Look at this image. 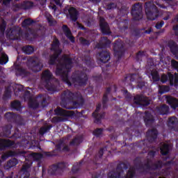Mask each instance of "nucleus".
Here are the masks:
<instances>
[{"label": "nucleus", "instance_id": "f257e3e1", "mask_svg": "<svg viewBox=\"0 0 178 178\" xmlns=\"http://www.w3.org/2000/svg\"><path fill=\"white\" fill-rule=\"evenodd\" d=\"M51 51H54V54L50 56L49 63L50 65H56V74L60 76L63 81L72 86V82L69 80L67 73L72 69V59L67 55L63 56L61 59H58V56L62 54V49H59V40L54 38L51 44Z\"/></svg>", "mask_w": 178, "mask_h": 178}, {"label": "nucleus", "instance_id": "f03ea898", "mask_svg": "<svg viewBox=\"0 0 178 178\" xmlns=\"http://www.w3.org/2000/svg\"><path fill=\"white\" fill-rule=\"evenodd\" d=\"M84 104V99L80 92L73 93L70 90H65L61 95L60 105L63 108L67 109H73V108H79Z\"/></svg>", "mask_w": 178, "mask_h": 178}, {"label": "nucleus", "instance_id": "7ed1b4c3", "mask_svg": "<svg viewBox=\"0 0 178 178\" xmlns=\"http://www.w3.org/2000/svg\"><path fill=\"white\" fill-rule=\"evenodd\" d=\"M42 83L48 91L52 92L57 91L56 86L59 84V81L54 77L52 72L48 70H44L42 74Z\"/></svg>", "mask_w": 178, "mask_h": 178}, {"label": "nucleus", "instance_id": "20e7f679", "mask_svg": "<svg viewBox=\"0 0 178 178\" xmlns=\"http://www.w3.org/2000/svg\"><path fill=\"white\" fill-rule=\"evenodd\" d=\"M24 99L25 101H29V106L30 108H33V109L38 108L40 105H41L42 108L48 105V102H47V95H40L34 98L31 97L30 91L29 90L25 91Z\"/></svg>", "mask_w": 178, "mask_h": 178}, {"label": "nucleus", "instance_id": "39448f33", "mask_svg": "<svg viewBox=\"0 0 178 178\" xmlns=\"http://www.w3.org/2000/svg\"><path fill=\"white\" fill-rule=\"evenodd\" d=\"M156 5L159 6V8H162L163 9L166 8V6L159 4V3L156 2V1L146 2L145 4V12L149 20H155L157 19L158 16H159V10H158V8H156Z\"/></svg>", "mask_w": 178, "mask_h": 178}, {"label": "nucleus", "instance_id": "423d86ee", "mask_svg": "<svg viewBox=\"0 0 178 178\" xmlns=\"http://www.w3.org/2000/svg\"><path fill=\"white\" fill-rule=\"evenodd\" d=\"M26 65L29 69H31L32 72H41L44 65L41 62V60L38 57H29L27 59Z\"/></svg>", "mask_w": 178, "mask_h": 178}, {"label": "nucleus", "instance_id": "0eeeda50", "mask_svg": "<svg viewBox=\"0 0 178 178\" xmlns=\"http://www.w3.org/2000/svg\"><path fill=\"white\" fill-rule=\"evenodd\" d=\"M86 73L77 72L72 76V81L74 86H86L88 80Z\"/></svg>", "mask_w": 178, "mask_h": 178}, {"label": "nucleus", "instance_id": "6e6552de", "mask_svg": "<svg viewBox=\"0 0 178 178\" xmlns=\"http://www.w3.org/2000/svg\"><path fill=\"white\" fill-rule=\"evenodd\" d=\"M54 112L56 115L60 116L57 118V122H65V120H67V118H72L74 115V111H66L60 107L56 108Z\"/></svg>", "mask_w": 178, "mask_h": 178}, {"label": "nucleus", "instance_id": "1a4fd4ad", "mask_svg": "<svg viewBox=\"0 0 178 178\" xmlns=\"http://www.w3.org/2000/svg\"><path fill=\"white\" fill-rule=\"evenodd\" d=\"M123 169H127L124 163L119 164L115 171H111L108 173V178H123Z\"/></svg>", "mask_w": 178, "mask_h": 178}, {"label": "nucleus", "instance_id": "9d476101", "mask_svg": "<svg viewBox=\"0 0 178 178\" xmlns=\"http://www.w3.org/2000/svg\"><path fill=\"white\" fill-rule=\"evenodd\" d=\"M131 15L134 20H140V19H143V6L141 3H138L134 5L132 7Z\"/></svg>", "mask_w": 178, "mask_h": 178}, {"label": "nucleus", "instance_id": "9b49d317", "mask_svg": "<svg viewBox=\"0 0 178 178\" xmlns=\"http://www.w3.org/2000/svg\"><path fill=\"white\" fill-rule=\"evenodd\" d=\"M170 80V86H177L178 84V75L174 76L172 74H168V76L166 74L161 75V83H166L168 80Z\"/></svg>", "mask_w": 178, "mask_h": 178}, {"label": "nucleus", "instance_id": "f8f14e48", "mask_svg": "<svg viewBox=\"0 0 178 178\" xmlns=\"http://www.w3.org/2000/svg\"><path fill=\"white\" fill-rule=\"evenodd\" d=\"M20 30L19 26L11 28L7 33L10 40H19L20 38Z\"/></svg>", "mask_w": 178, "mask_h": 178}, {"label": "nucleus", "instance_id": "ddd939ff", "mask_svg": "<svg viewBox=\"0 0 178 178\" xmlns=\"http://www.w3.org/2000/svg\"><path fill=\"white\" fill-rule=\"evenodd\" d=\"M134 104L136 105H142V106H147V105H149V99L147 97H144L143 95H137L134 98Z\"/></svg>", "mask_w": 178, "mask_h": 178}, {"label": "nucleus", "instance_id": "4468645a", "mask_svg": "<svg viewBox=\"0 0 178 178\" xmlns=\"http://www.w3.org/2000/svg\"><path fill=\"white\" fill-rule=\"evenodd\" d=\"M161 168H162L161 161H158L157 163L152 164V162L149 161L143 166V169H145V170H158V169H161Z\"/></svg>", "mask_w": 178, "mask_h": 178}, {"label": "nucleus", "instance_id": "2eb2a0df", "mask_svg": "<svg viewBox=\"0 0 178 178\" xmlns=\"http://www.w3.org/2000/svg\"><path fill=\"white\" fill-rule=\"evenodd\" d=\"M99 111H101V104H98L97 105L96 109L92 113V116H94L95 119V123H100L101 119H104V118L105 117V113H100Z\"/></svg>", "mask_w": 178, "mask_h": 178}, {"label": "nucleus", "instance_id": "dca6fc26", "mask_svg": "<svg viewBox=\"0 0 178 178\" xmlns=\"http://www.w3.org/2000/svg\"><path fill=\"white\" fill-rule=\"evenodd\" d=\"M99 26L103 34H111V29L109 28V25L106 22H105V19L103 17L99 18Z\"/></svg>", "mask_w": 178, "mask_h": 178}, {"label": "nucleus", "instance_id": "f3484780", "mask_svg": "<svg viewBox=\"0 0 178 178\" xmlns=\"http://www.w3.org/2000/svg\"><path fill=\"white\" fill-rule=\"evenodd\" d=\"M97 58L99 60H100V62L106 63V62H109V59H111V55L109 51H102L97 55Z\"/></svg>", "mask_w": 178, "mask_h": 178}, {"label": "nucleus", "instance_id": "a211bd4d", "mask_svg": "<svg viewBox=\"0 0 178 178\" xmlns=\"http://www.w3.org/2000/svg\"><path fill=\"white\" fill-rule=\"evenodd\" d=\"M123 44L120 42H115L114 44V52L115 56H118V59L123 55Z\"/></svg>", "mask_w": 178, "mask_h": 178}, {"label": "nucleus", "instance_id": "6ab92c4d", "mask_svg": "<svg viewBox=\"0 0 178 178\" xmlns=\"http://www.w3.org/2000/svg\"><path fill=\"white\" fill-rule=\"evenodd\" d=\"M67 12L68 14H67V17H70V20H72V22H76L77 16L79 15L77 10H76L74 7H70L67 9Z\"/></svg>", "mask_w": 178, "mask_h": 178}, {"label": "nucleus", "instance_id": "aec40b11", "mask_svg": "<svg viewBox=\"0 0 178 178\" xmlns=\"http://www.w3.org/2000/svg\"><path fill=\"white\" fill-rule=\"evenodd\" d=\"M30 164L26 163L22 165V168L19 172V175H21L20 178H29L30 177V172H29V169H30Z\"/></svg>", "mask_w": 178, "mask_h": 178}, {"label": "nucleus", "instance_id": "412c9836", "mask_svg": "<svg viewBox=\"0 0 178 178\" xmlns=\"http://www.w3.org/2000/svg\"><path fill=\"white\" fill-rule=\"evenodd\" d=\"M34 6V3L33 1H24L21 3H18L15 5V8L18 9H24V10H27V9H31Z\"/></svg>", "mask_w": 178, "mask_h": 178}, {"label": "nucleus", "instance_id": "4be33fe9", "mask_svg": "<svg viewBox=\"0 0 178 178\" xmlns=\"http://www.w3.org/2000/svg\"><path fill=\"white\" fill-rule=\"evenodd\" d=\"M147 137V140L149 143H154L155 139L158 136V131L156 129H152V130H149L146 134Z\"/></svg>", "mask_w": 178, "mask_h": 178}, {"label": "nucleus", "instance_id": "5701e85b", "mask_svg": "<svg viewBox=\"0 0 178 178\" xmlns=\"http://www.w3.org/2000/svg\"><path fill=\"white\" fill-rule=\"evenodd\" d=\"M13 145H15V142L9 139H0V151L4 149L6 147H13Z\"/></svg>", "mask_w": 178, "mask_h": 178}, {"label": "nucleus", "instance_id": "b1692460", "mask_svg": "<svg viewBox=\"0 0 178 178\" xmlns=\"http://www.w3.org/2000/svg\"><path fill=\"white\" fill-rule=\"evenodd\" d=\"M168 125L170 129H172L175 131L178 130V120L176 117H171L168 119Z\"/></svg>", "mask_w": 178, "mask_h": 178}, {"label": "nucleus", "instance_id": "393cba45", "mask_svg": "<svg viewBox=\"0 0 178 178\" xmlns=\"http://www.w3.org/2000/svg\"><path fill=\"white\" fill-rule=\"evenodd\" d=\"M156 112L159 115H168L169 113V107L166 104H163L156 107Z\"/></svg>", "mask_w": 178, "mask_h": 178}, {"label": "nucleus", "instance_id": "a878e982", "mask_svg": "<svg viewBox=\"0 0 178 178\" xmlns=\"http://www.w3.org/2000/svg\"><path fill=\"white\" fill-rule=\"evenodd\" d=\"M63 165V163H60L58 165H52L49 169V173H50V175H59V172H60V168H62Z\"/></svg>", "mask_w": 178, "mask_h": 178}, {"label": "nucleus", "instance_id": "bb28decb", "mask_svg": "<svg viewBox=\"0 0 178 178\" xmlns=\"http://www.w3.org/2000/svg\"><path fill=\"white\" fill-rule=\"evenodd\" d=\"M167 102L173 109H176L178 107V99L173 97H167Z\"/></svg>", "mask_w": 178, "mask_h": 178}, {"label": "nucleus", "instance_id": "cd10ccee", "mask_svg": "<svg viewBox=\"0 0 178 178\" xmlns=\"http://www.w3.org/2000/svg\"><path fill=\"white\" fill-rule=\"evenodd\" d=\"M170 148H172V145L169 143H163L160 147L161 153L163 155H166L167 154H169Z\"/></svg>", "mask_w": 178, "mask_h": 178}, {"label": "nucleus", "instance_id": "c85d7f7f", "mask_svg": "<svg viewBox=\"0 0 178 178\" xmlns=\"http://www.w3.org/2000/svg\"><path fill=\"white\" fill-rule=\"evenodd\" d=\"M168 47L173 55H178V46L176 42L171 40L168 42Z\"/></svg>", "mask_w": 178, "mask_h": 178}, {"label": "nucleus", "instance_id": "c756f323", "mask_svg": "<svg viewBox=\"0 0 178 178\" xmlns=\"http://www.w3.org/2000/svg\"><path fill=\"white\" fill-rule=\"evenodd\" d=\"M63 31L64 33L65 34L66 37L70 40L71 42H74V37L72 35V32L70 31V29L67 27L66 25L63 26Z\"/></svg>", "mask_w": 178, "mask_h": 178}, {"label": "nucleus", "instance_id": "7c9ffc66", "mask_svg": "<svg viewBox=\"0 0 178 178\" xmlns=\"http://www.w3.org/2000/svg\"><path fill=\"white\" fill-rule=\"evenodd\" d=\"M111 44V40H108V38L103 37L101 38L99 44H97V48H104V47H108Z\"/></svg>", "mask_w": 178, "mask_h": 178}, {"label": "nucleus", "instance_id": "2f4dec72", "mask_svg": "<svg viewBox=\"0 0 178 178\" xmlns=\"http://www.w3.org/2000/svg\"><path fill=\"white\" fill-rule=\"evenodd\" d=\"M144 121L145 122L146 126H148L154 122V117L152 115H151V113L146 111L145 113V116H144Z\"/></svg>", "mask_w": 178, "mask_h": 178}, {"label": "nucleus", "instance_id": "473e14b6", "mask_svg": "<svg viewBox=\"0 0 178 178\" xmlns=\"http://www.w3.org/2000/svg\"><path fill=\"white\" fill-rule=\"evenodd\" d=\"M9 60L8 55L3 52L0 53V65H6Z\"/></svg>", "mask_w": 178, "mask_h": 178}, {"label": "nucleus", "instance_id": "72a5a7b5", "mask_svg": "<svg viewBox=\"0 0 178 178\" xmlns=\"http://www.w3.org/2000/svg\"><path fill=\"white\" fill-rule=\"evenodd\" d=\"M52 129V125H46L44 127H42L39 130V134L40 136H44L45 133H48L49 130Z\"/></svg>", "mask_w": 178, "mask_h": 178}, {"label": "nucleus", "instance_id": "f704fd0d", "mask_svg": "<svg viewBox=\"0 0 178 178\" xmlns=\"http://www.w3.org/2000/svg\"><path fill=\"white\" fill-rule=\"evenodd\" d=\"M19 163V161L16 159H13L10 160L6 166V169H10V168H13V166H16Z\"/></svg>", "mask_w": 178, "mask_h": 178}, {"label": "nucleus", "instance_id": "c9c22d12", "mask_svg": "<svg viewBox=\"0 0 178 178\" xmlns=\"http://www.w3.org/2000/svg\"><path fill=\"white\" fill-rule=\"evenodd\" d=\"M22 51L27 55H31L34 52V48L31 46H25L22 48Z\"/></svg>", "mask_w": 178, "mask_h": 178}, {"label": "nucleus", "instance_id": "e433bc0d", "mask_svg": "<svg viewBox=\"0 0 178 178\" xmlns=\"http://www.w3.org/2000/svg\"><path fill=\"white\" fill-rule=\"evenodd\" d=\"M46 19L49 24V26H56V20H55V19H54V17H52V15L47 14L46 15Z\"/></svg>", "mask_w": 178, "mask_h": 178}, {"label": "nucleus", "instance_id": "4c0bfd02", "mask_svg": "<svg viewBox=\"0 0 178 178\" xmlns=\"http://www.w3.org/2000/svg\"><path fill=\"white\" fill-rule=\"evenodd\" d=\"M29 158L33 161H40L42 158V154L40 153H31L29 154Z\"/></svg>", "mask_w": 178, "mask_h": 178}, {"label": "nucleus", "instance_id": "58836bf2", "mask_svg": "<svg viewBox=\"0 0 178 178\" xmlns=\"http://www.w3.org/2000/svg\"><path fill=\"white\" fill-rule=\"evenodd\" d=\"M5 118L7 119V120H10L12 122V120H14V119H19V118H20V116L15 115V114H13L12 113H7L5 115Z\"/></svg>", "mask_w": 178, "mask_h": 178}, {"label": "nucleus", "instance_id": "ea45409f", "mask_svg": "<svg viewBox=\"0 0 178 178\" xmlns=\"http://www.w3.org/2000/svg\"><path fill=\"white\" fill-rule=\"evenodd\" d=\"M134 175H136V169L134 168H130L124 178H133L134 177Z\"/></svg>", "mask_w": 178, "mask_h": 178}, {"label": "nucleus", "instance_id": "a19ab883", "mask_svg": "<svg viewBox=\"0 0 178 178\" xmlns=\"http://www.w3.org/2000/svg\"><path fill=\"white\" fill-rule=\"evenodd\" d=\"M81 141H83L81 137L76 136L72 142H70V145H79Z\"/></svg>", "mask_w": 178, "mask_h": 178}, {"label": "nucleus", "instance_id": "79ce46f5", "mask_svg": "<svg viewBox=\"0 0 178 178\" xmlns=\"http://www.w3.org/2000/svg\"><path fill=\"white\" fill-rule=\"evenodd\" d=\"M14 92L15 95H19V92H22L23 91V86L17 84L14 87Z\"/></svg>", "mask_w": 178, "mask_h": 178}, {"label": "nucleus", "instance_id": "37998d69", "mask_svg": "<svg viewBox=\"0 0 178 178\" xmlns=\"http://www.w3.org/2000/svg\"><path fill=\"white\" fill-rule=\"evenodd\" d=\"M34 23V21L31 20V19H26L22 22V27H29V26H31Z\"/></svg>", "mask_w": 178, "mask_h": 178}, {"label": "nucleus", "instance_id": "c03bdc74", "mask_svg": "<svg viewBox=\"0 0 178 178\" xmlns=\"http://www.w3.org/2000/svg\"><path fill=\"white\" fill-rule=\"evenodd\" d=\"M20 106H21L20 102L17 100H15L11 103V107L13 108V109H16L17 111H19V109H20Z\"/></svg>", "mask_w": 178, "mask_h": 178}, {"label": "nucleus", "instance_id": "a18cd8bd", "mask_svg": "<svg viewBox=\"0 0 178 178\" xmlns=\"http://www.w3.org/2000/svg\"><path fill=\"white\" fill-rule=\"evenodd\" d=\"M111 92V88H108L106 90V93L103 96V105L105 106V104L108 102V94Z\"/></svg>", "mask_w": 178, "mask_h": 178}, {"label": "nucleus", "instance_id": "49530a36", "mask_svg": "<svg viewBox=\"0 0 178 178\" xmlns=\"http://www.w3.org/2000/svg\"><path fill=\"white\" fill-rule=\"evenodd\" d=\"M152 79L154 80V81H159V74H158V71L156 70H153L151 72Z\"/></svg>", "mask_w": 178, "mask_h": 178}, {"label": "nucleus", "instance_id": "de8ad7c7", "mask_svg": "<svg viewBox=\"0 0 178 178\" xmlns=\"http://www.w3.org/2000/svg\"><path fill=\"white\" fill-rule=\"evenodd\" d=\"M13 155H15V152H8L7 153L3 154L1 156V159L3 161H6V159H8V158H9V156H13Z\"/></svg>", "mask_w": 178, "mask_h": 178}, {"label": "nucleus", "instance_id": "09e8293b", "mask_svg": "<svg viewBox=\"0 0 178 178\" xmlns=\"http://www.w3.org/2000/svg\"><path fill=\"white\" fill-rule=\"evenodd\" d=\"M169 90H170L169 86H160L159 93L165 94V92H168Z\"/></svg>", "mask_w": 178, "mask_h": 178}, {"label": "nucleus", "instance_id": "8fccbe9b", "mask_svg": "<svg viewBox=\"0 0 178 178\" xmlns=\"http://www.w3.org/2000/svg\"><path fill=\"white\" fill-rule=\"evenodd\" d=\"M172 13L167 11L163 13V20H169L172 17Z\"/></svg>", "mask_w": 178, "mask_h": 178}, {"label": "nucleus", "instance_id": "3c124183", "mask_svg": "<svg viewBox=\"0 0 178 178\" xmlns=\"http://www.w3.org/2000/svg\"><path fill=\"white\" fill-rule=\"evenodd\" d=\"M17 72L21 75V76H29V72L26 70L22 67H18L17 68Z\"/></svg>", "mask_w": 178, "mask_h": 178}, {"label": "nucleus", "instance_id": "603ef678", "mask_svg": "<svg viewBox=\"0 0 178 178\" xmlns=\"http://www.w3.org/2000/svg\"><path fill=\"white\" fill-rule=\"evenodd\" d=\"M11 91H10V88H7L6 89V91L4 92V95H3V99H6L8 98H10V94H11Z\"/></svg>", "mask_w": 178, "mask_h": 178}, {"label": "nucleus", "instance_id": "864d4df0", "mask_svg": "<svg viewBox=\"0 0 178 178\" xmlns=\"http://www.w3.org/2000/svg\"><path fill=\"white\" fill-rule=\"evenodd\" d=\"M94 136L96 137H101L102 136V129H97L93 131Z\"/></svg>", "mask_w": 178, "mask_h": 178}, {"label": "nucleus", "instance_id": "5fc2aeb1", "mask_svg": "<svg viewBox=\"0 0 178 178\" xmlns=\"http://www.w3.org/2000/svg\"><path fill=\"white\" fill-rule=\"evenodd\" d=\"M80 42L83 44V45H90V41L84 39V38H80Z\"/></svg>", "mask_w": 178, "mask_h": 178}, {"label": "nucleus", "instance_id": "6e6d98bb", "mask_svg": "<svg viewBox=\"0 0 178 178\" xmlns=\"http://www.w3.org/2000/svg\"><path fill=\"white\" fill-rule=\"evenodd\" d=\"M171 66H172V67H174V69H176V70H177L178 72V62L176 61L175 60H171Z\"/></svg>", "mask_w": 178, "mask_h": 178}, {"label": "nucleus", "instance_id": "4d7b16f0", "mask_svg": "<svg viewBox=\"0 0 178 178\" xmlns=\"http://www.w3.org/2000/svg\"><path fill=\"white\" fill-rule=\"evenodd\" d=\"M165 24V22L163 21H161L160 22H157L156 24V29H162V26Z\"/></svg>", "mask_w": 178, "mask_h": 178}, {"label": "nucleus", "instance_id": "13d9d810", "mask_svg": "<svg viewBox=\"0 0 178 178\" xmlns=\"http://www.w3.org/2000/svg\"><path fill=\"white\" fill-rule=\"evenodd\" d=\"M55 2L56 5L58 6H62V3H63L64 0H53Z\"/></svg>", "mask_w": 178, "mask_h": 178}, {"label": "nucleus", "instance_id": "bf43d9fd", "mask_svg": "<svg viewBox=\"0 0 178 178\" xmlns=\"http://www.w3.org/2000/svg\"><path fill=\"white\" fill-rule=\"evenodd\" d=\"M116 8V4L111 3L107 6V9L111 10V9H115Z\"/></svg>", "mask_w": 178, "mask_h": 178}, {"label": "nucleus", "instance_id": "052dcab7", "mask_svg": "<svg viewBox=\"0 0 178 178\" xmlns=\"http://www.w3.org/2000/svg\"><path fill=\"white\" fill-rule=\"evenodd\" d=\"M74 24L75 27H78V29H80L81 30H84L83 26L81 25L80 23L76 22Z\"/></svg>", "mask_w": 178, "mask_h": 178}, {"label": "nucleus", "instance_id": "680f3d73", "mask_svg": "<svg viewBox=\"0 0 178 178\" xmlns=\"http://www.w3.org/2000/svg\"><path fill=\"white\" fill-rule=\"evenodd\" d=\"M79 170V164H76V165H74L72 170V173H76Z\"/></svg>", "mask_w": 178, "mask_h": 178}, {"label": "nucleus", "instance_id": "e2e57ef3", "mask_svg": "<svg viewBox=\"0 0 178 178\" xmlns=\"http://www.w3.org/2000/svg\"><path fill=\"white\" fill-rule=\"evenodd\" d=\"M10 129H12V125H8L7 126V131H6V136H9L10 134Z\"/></svg>", "mask_w": 178, "mask_h": 178}, {"label": "nucleus", "instance_id": "0e129e2a", "mask_svg": "<svg viewBox=\"0 0 178 178\" xmlns=\"http://www.w3.org/2000/svg\"><path fill=\"white\" fill-rule=\"evenodd\" d=\"M148 156H149L150 158H154V156H155V152L154 151H150L148 153Z\"/></svg>", "mask_w": 178, "mask_h": 178}, {"label": "nucleus", "instance_id": "69168bd1", "mask_svg": "<svg viewBox=\"0 0 178 178\" xmlns=\"http://www.w3.org/2000/svg\"><path fill=\"white\" fill-rule=\"evenodd\" d=\"M141 56H144V51H139L138 54H137V58L138 59H140V58Z\"/></svg>", "mask_w": 178, "mask_h": 178}, {"label": "nucleus", "instance_id": "338daca9", "mask_svg": "<svg viewBox=\"0 0 178 178\" xmlns=\"http://www.w3.org/2000/svg\"><path fill=\"white\" fill-rule=\"evenodd\" d=\"M82 60H84L86 62V63H90V57L89 56H86L84 58L82 59Z\"/></svg>", "mask_w": 178, "mask_h": 178}, {"label": "nucleus", "instance_id": "774afa93", "mask_svg": "<svg viewBox=\"0 0 178 178\" xmlns=\"http://www.w3.org/2000/svg\"><path fill=\"white\" fill-rule=\"evenodd\" d=\"M70 148L67 145H65L63 148V151H64L65 152H67V151H69Z\"/></svg>", "mask_w": 178, "mask_h": 178}]
</instances>
